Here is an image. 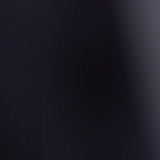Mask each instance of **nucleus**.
I'll return each instance as SVG.
<instances>
[{
    "mask_svg": "<svg viewBox=\"0 0 160 160\" xmlns=\"http://www.w3.org/2000/svg\"><path fill=\"white\" fill-rule=\"evenodd\" d=\"M137 50L138 51V52H139L140 51V48H139L138 47L137 48Z\"/></svg>",
    "mask_w": 160,
    "mask_h": 160,
    "instance_id": "7ed1b4c3",
    "label": "nucleus"
},
{
    "mask_svg": "<svg viewBox=\"0 0 160 160\" xmlns=\"http://www.w3.org/2000/svg\"><path fill=\"white\" fill-rule=\"evenodd\" d=\"M128 73H130V0H128Z\"/></svg>",
    "mask_w": 160,
    "mask_h": 160,
    "instance_id": "f257e3e1",
    "label": "nucleus"
},
{
    "mask_svg": "<svg viewBox=\"0 0 160 160\" xmlns=\"http://www.w3.org/2000/svg\"><path fill=\"white\" fill-rule=\"evenodd\" d=\"M137 30H138V32H139V29H138V28H137Z\"/></svg>",
    "mask_w": 160,
    "mask_h": 160,
    "instance_id": "20e7f679",
    "label": "nucleus"
},
{
    "mask_svg": "<svg viewBox=\"0 0 160 160\" xmlns=\"http://www.w3.org/2000/svg\"><path fill=\"white\" fill-rule=\"evenodd\" d=\"M124 48H121V49H120V51H119V53H120V54H122V53H123L124 52Z\"/></svg>",
    "mask_w": 160,
    "mask_h": 160,
    "instance_id": "f03ea898",
    "label": "nucleus"
}]
</instances>
